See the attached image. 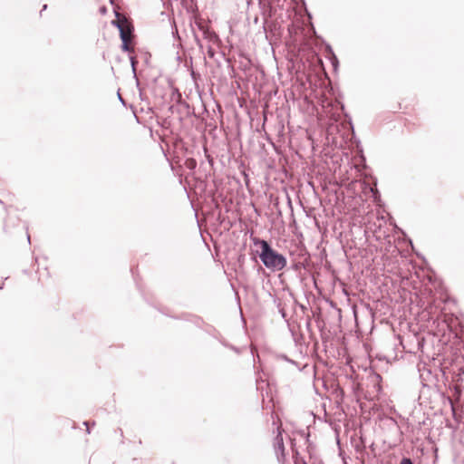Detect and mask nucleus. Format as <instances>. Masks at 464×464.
<instances>
[{
    "instance_id": "obj_7",
    "label": "nucleus",
    "mask_w": 464,
    "mask_h": 464,
    "mask_svg": "<svg viewBox=\"0 0 464 464\" xmlns=\"http://www.w3.org/2000/svg\"><path fill=\"white\" fill-rule=\"evenodd\" d=\"M395 110H401V103H398V105L396 107H393Z\"/></svg>"
},
{
    "instance_id": "obj_6",
    "label": "nucleus",
    "mask_w": 464,
    "mask_h": 464,
    "mask_svg": "<svg viewBox=\"0 0 464 464\" xmlns=\"http://www.w3.org/2000/svg\"><path fill=\"white\" fill-rule=\"evenodd\" d=\"M106 12H107V8H106L105 6H101V7H100V13H101L102 14H106Z\"/></svg>"
},
{
    "instance_id": "obj_3",
    "label": "nucleus",
    "mask_w": 464,
    "mask_h": 464,
    "mask_svg": "<svg viewBox=\"0 0 464 464\" xmlns=\"http://www.w3.org/2000/svg\"><path fill=\"white\" fill-rule=\"evenodd\" d=\"M275 450L276 453L284 454L285 446H284V440L281 433H278L276 437L275 438Z\"/></svg>"
},
{
    "instance_id": "obj_8",
    "label": "nucleus",
    "mask_w": 464,
    "mask_h": 464,
    "mask_svg": "<svg viewBox=\"0 0 464 464\" xmlns=\"http://www.w3.org/2000/svg\"><path fill=\"white\" fill-rule=\"evenodd\" d=\"M111 24H116V19H113V20L111 21Z\"/></svg>"
},
{
    "instance_id": "obj_5",
    "label": "nucleus",
    "mask_w": 464,
    "mask_h": 464,
    "mask_svg": "<svg viewBox=\"0 0 464 464\" xmlns=\"http://www.w3.org/2000/svg\"><path fill=\"white\" fill-rule=\"evenodd\" d=\"M400 464H413V463L411 462V460L410 459L405 458V459H403L400 462Z\"/></svg>"
},
{
    "instance_id": "obj_1",
    "label": "nucleus",
    "mask_w": 464,
    "mask_h": 464,
    "mask_svg": "<svg viewBox=\"0 0 464 464\" xmlns=\"http://www.w3.org/2000/svg\"><path fill=\"white\" fill-rule=\"evenodd\" d=\"M254 244L260 246L259 257L267 268L276 271L285 268L286 266L285 257L275 251L266 240L254 238Z\"/></svg>"
},
{
    "instance_id": "obj_4",
    "label": "nucleus",
    "mask_w": 464,
    "mask_h": 464,
    "mask_svg": "<svg viewBox=\"0 0 464 464\" xmlns=\"http://www.w3.org/2000/svg\"><path fill=\"white\" fill-rule=\"evenodd\" d=\"M110 4L112 13L116 15V5L114 4V0H110Z\"/></svg>"
},
{
    "instance_id": "obj_2",
    "label": "nucleus",
    "mask_w": 464,
    "mask_h": 464,
    "mask_svg": "<svg viewBox=\"0 0 464 464\" xmlns=\"http://www.w3.org/2000/svg\"><path fill=\"white\" fill-rule=\"evenodd\" d=\"M118 30L122 42L121 49L130 53H134L136 46V35L132 21L126 15L118 12Z\"/></svg>"
},
{
    "instance_id": "obj_9",
    "label": "nucleus",
    "mask_w": 464,
    "mask_h": 464,
    "mask_svg": "<svg viewBox=\"0 0 464 464\" xmlns=\"http://www.w3.org/2000/svg\"><path fill=\"white\" fill-rule=\"evenodd\" d=\"M118 98H119L121 101H122L121 96L120 95V93H118Z\"/></svg>"
},
{
    "instance_id": "obj_10",
    "label": "nucleus",
    "mask_w": 464,
    "mask_h": 464,
    "mask_svg": "<svg viewBox=\"0 0 464 464\" xmlns=\"http://www.w3.org/2000/svg\"><path fill=\"white\" fill-rule=\"evenodd\" d=\"M84 424L88 426V422H85ZM87 430L89 431V427H87Z\"/></svg>"
}]
</instances>
